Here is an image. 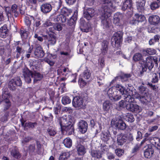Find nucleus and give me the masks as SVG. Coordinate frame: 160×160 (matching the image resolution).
Returning <instances> with one entry per match:
<instances>
[{
  "label": "nucleus",
  "instance_id": "obj_1",
  "mask_svg": "<svg viewBox=\"0 0 160 160\" xmlns=\"http://www.w3.org/2000/svg\"><path fill=\"white\" fill-rule=\"evenodd\" d=\"M72 11L71 9H68L64 8L61 9L60 14L58 15L54 19L55 22H61L62 23H64L66 21V17L69 16L71 15Z\"/></svg>",
  "mask_w": 160,
  "mask_h": 160
},
{
  "label": "nucleus",
  "instance_id": "obj_2",
  "mask_svg": "<svg viewBox=\"0 0 160 160\" xmlns=\"http://www.w3.org/2000/svg\"><path fill=\"white\" fill-rule=\"evenodd\" d=\"M112 12H102L101 19V20L102 26L104 28L107 29L110 25V17Z\"/></svg>",
  "mask_w": 160,
  "mask_h": 160
},
{
  "label": "nucleus",
  "instance_id": "obj_3",
  "mask_svg": "<svg viewBox=\"0 0 160 160\" xmlns=\"http://www.w3.org/2000/svg\"><path fill=\"white\" fill-rule=\"evenodd\" d=\"M10 97V95L8 92H3L2 97L3 100L1 103L3 105V108L5 111L8 109L11 106V103L9 100Z\"/></svg>",
  "mask_w": 160,
  "mask_h": 160
},
{
  "label": "nucleus",
  "instance_id": "obj_4",
  "mask_svg": "<svg viewBox=\"0 0 160 160\" xmlns=\"http://www.w3.org/2000/svg\"><path fill=\"white\" fill-rule=\"evenodd\" d=\"M72 103L73 106L78 109L83 108L85 105L82 96H77L74 97Z\"/></svg>",
  "mask_w": 160,
  "mask_h": 160
},
{
  "label": "nucleus",
  "instance_id": "obj_5",
  "mask_svg": "<svg viewBox=\"0 0 160 160\" xmlns=\"http://www.w3.org/2000/svg\"><path fill=\"white\" fill-rule=\"evenodd\" d=\"M103 6V10L102 12H112L114 10V8L112 6L111 0H101Z\"/></svg>",
  "mask_w": 160,
  "mask_h": 160
},
{
  "label": "nucleus",
  "instance_id": "obj_6",
  "mask_svg": "<svg viewBox=\"0 0 160 160\" xmlns=\"http://www.w3.org/2000/svg\"><path fill=\"white\" fill-rule=\"evenodd\" d=\"M153 59V57L149 56L147 57L145 59H143V65L144 66V68H142L143 72L146 71L147 68L149 70L152 68L154 66Z\"/></svg>",
  "mask_w": 160,
  "mask_h": 160
},
{
  "label": "nucleus",
  "instance_id": "obj_7",
  "mask_svg": "<svg viewBox=\"0 0 160 160\" xmlns=\"http://www.w3.org/2000/svg\"><path fill=\"white\" fill-rule=\"evenodd\" d=\"M122 33L120 31L115 33L112 38V44H115V46L117 48L120 47L121 42L122 40Z\"/></svg>",
  "mask_w": 160,
  "mask_h": 160
},
{
  "label": "nucleus",
  "instance_id": "obj_8",
  "mask_svg": "<svg viewBox=\"0 0 160 160\" xmlns=\"http://www.w3.org/2000/svg\"><path fill=\"white\" fill-rule=\"evenodd\" d=\"M111 124L114 125L117 129L121 130H124L126 128V123L121 119L117 120L116 119H113L111 121Z\"/></svg>",
  "mask_w": 160,
  "mask_h": 160
},
{
  "label": "nucleus",
  "instance_id": "obj_9",
  "mask_svg": "<svg viewBox=\"0 0 160 160\" xmlns=\"http://www.w3.org/2000/svg\"><path fill=\"white\" fill-rule=\"evenodd\" d=\"M22 82L20 78L17 77L11 80L8 83V87L12 90H15L16 86H20L22 85Z\"/></svg>",
  "mask_w": 160,
  "mask_h": 160
},
{
  "label": "nucleus",
  "instance_id": "obj_10",
  "mask_svg": "<svg viewBox=\"0 0 160 160\" xmlns=\"http://www.w3.org/2000/svg\"><path fill=\"white\" fill-rule=\"evenodd\" d=\"M115 94L117 96L124 95L125 94L127 95L128 92V88L125 89V88L120 84H117L115 87Z\"/></svg>",
  "mask_w": 160,
  "mask_h": 160
},
{
  "label": "nucleus",
  "instance_id": "obj_11",
  "mask_svg": "<svg viewBox=\"0 0 160 160\" xmlns=\"http://www.w3.org/2000/svg\"><path fill=\"white\" fill-rule=\"evenodd\" d=\"M115 89L113 87H111L107 91V94L108 95L109 98L111 100H113L114 101H117L120 99L121 98V96H117L115 94L116 93Z\"/></svg>",
  "mask_w": 160,
  "mask_h": 160
},
{
  "label": "nucleus",
  "instance_id": "obj_12",
  "mask_svg": "<svg viewBox=\"0 0 160 160\" xmlns=\"http://www.w3.org/2000/svg\"><path fill=\"white\" fill-rule=\"evenodd\" d=\"M128 91L129 92H131V95L133 97V98H136L138 99L144 103H146L148 102L147 97L139 94L135 90L132 91L129 89Z\"/></svg>",
  "mask_w": 160,
  "mask_h": 160
},
{
  "label": "nucleus",
  "instance_id": "obj_13",
  "mask_svg": "<svg viewBox=\"0 0 160 160\" xmlns=\"http://www.w3.org/2000/svg\"><path fill=\"white\" fill-rule=\"evenodd\" d=\"M134 103H127L125 107L127 110L132 112H140L141 111L140 107L138 105Z\"/></svg>",
  "mask_w": 160,
  "mask_h": 160
},
{
  "label": "nucleus",
  "instance_id": "obj_14",
  "mask_svg": "<svg viewBox=\"0 0 160 160\" xmlns=\"http://www.w3.org/2000/svg\"><path fill=\"white\" fill-rule=\"evenodd\" d=\"M95 12L94 9L90 8H88L84 12V17L87 20H90L94 15Z\"/></svg>",
  "mask_w": 160,
  "mask_h": 160
},
{
  "label": "nucleus",
  "instance_id": "obj_15",
  "mask_svg": "<svg viewBox=\"0 0 160 160\" xmlns=\"http://www.w3.org/2000/svg\"><path fill=\"white\" fill-rule=\"evenodd\" d=\"M23 75L25 81L29 83L31 81V78H33L32 73L28 69H24L23 71Z\"/></svg>",
  "mask_w": 160,
  "mask_h": 160
},
{
  "label": "nucleus",
  "instance_id": "obj_16",
  "mask_svg": "<svg viewBox=\"0 0 160 160\" xmlns=\"http://www.w3.org/2000/svg\"><path fill=\"white\" fill-rule=\"evenodd\" d=\"M79 131L82 133H84L87 131L88 124L86 122L81 120L78 124Z\"/></svg>",
  "mask_w": 160,
  "mask_h": 160
},
{
  "label": "nucleus",
  "instance_id": "obj_17",
  "mask_svg": "<svg viewBox=\"0 0 160 160\" xmlns=\"http://www.w3.org/2000/svg\"><path fill=\"white\" fill-rule=\"evenodd\" d=\"M41 11L44 13L49 12L52 9L51 5L48 3H45L42 4L40 7Z\"/></svg>",
  "mask_w": 160,
  "mask_h": 160
},
{
  "label": "nucleus",
  "instance_id": "obj_18",
  "mask_svg": "<svg viewBox=\"0 0 160 160\" xmlns=\"http://www.w3.org/2000/svg\"><path fill=\"white\" fill-rule=\"evenodd\" d=\"M132 0H125L122 6V9L123 11L128 9L131 10L132 8Z\"/></svg>",
  "mask_w": 160,
  "mask_h": 160
},
{
  "label": "nucleus",
  "instance_id": "obj_19",
  "mask_svg": "<svg viewBox=\"0 0 160 160\" xmlns=\"http://www.w3.org/2000/svg\"><path fill=\"white\" fill-rule=\"evenodd\" d=\"M160 20L159 17L157 15H152L148 18L149 22L153 25L158 24Z\"/></svg>",
  "mask_w": 160,
  "mask_h": 160
},
{
  "label": "nucleus",
  "instance_id": "obj_20",
  "mask_svg": "<svg viewBox=\"0 0 160 160\" xmlns=\"http://www.w3.org/2000/svg\"><path fill=\"white\" fill-rule=\"evenodd\" d=\"M145 3V0H138L137 2V8L138 12H142L144 11Z\"/></svg>",
  "mask_w": 160,
  "mask_h": 160
},
{
  "label": "nucleus",
  "instance_id": "obj_21",
  "mask_svg": "<svg viewBox=\"0 0 160 160\" xmlns=\"http://www.w3.org/2000/svg\"><path fill=\"white\" fill-rule=\"evenodd\" d=\"M34 54L37 58H42L44 55V52L41 46H38L36 48Z\"/></svg>",
  "mask_w": 160,
  "mask_h": 160
},
{
  "label": "nucleus",
  "instance_id": "obj_22",
  "mask_svg": "<svg viewBox=\"0 0 160 160\" xmlns=\"http://www.w3.org/2000/svg\"><path fill=\"white\" fill-rule=\"evenodd\" d=\"M59 122L62 130L64 128L70 124V122H68L65 117H62L60 118L59 120Z\"/></svg>",
  "mask_w": 160,
  "mask_h": 160
},
{
  "label": "nucleus",
  "instance_id": "obj_23",
  "mask_svg": "<svg viewBox=\"0 0 160 160\" xmlns=\"http://www.w3.org/2000/svg\"><path fill=\"white\" fill-rule=\"evenodd\" d=\"M90 153L92 156V159H93L96 160L97 159H99L102 157L101 153L99 151L92 149L90 152Z\"/></svg>",
  "mask_w": 160,
  "mask_h": 160
},
{
  "label": "nucleus",
  "instance_id": "obj_24",
  "mask_svg": "<svg viewBox=\"0 0 160 160\" xmlns=\"http://www.w3.org/2000/svg\"><path fill=\"white\" fill-rule=\"evenodd\" d=\"M8 30L6 25L5 24L0 28V37L3 38L6 37L8 35Z\"/></svg>",
  "mask_w": 160,
  "mask_h": 160
},
{
  "label": "nucleus",
  "instance_id": "obj_25",
  "mask_svg": "<svg viewBox=\"0 0 160 160\" xmlns=\"http://www.w3.org/2000/svg\"><path fill=\"white\" fill-rule=\"evenodd\" d=\"M127 95L125 94L124 95V99L126 102H128V103H135V101L134 98L131 97V92H128Z\"/></svg>",
  "mask_w": 160,
  "mask_h": 160
},
{
  "label": "nucleus",
  "instance_id": "obj_26",
  "mask_svg": "<svg viewBox=\"0 0 160 160\" xmlns=\"http://www.w3.org/2000/svg\"><path fill=\"white\" fill-rule=\"evenodd\" d=\"M126 136L123 134H121L118 135L117 137V141L119 145H123L126 141Z\"/></svg>",
  "mask_w": 160,
  "mask_h": 160
},
{
  "label": "nucleus",
  "instance_id": "obj_27",
  "mask_svg": "<svg viewBox=\"0 0 160 160\" xmlns=\"http://www.w3.org/2000/svg\"><path fill=\"white\" fill-rule=\"evenodd\" d=\"M32 77L34 78L33 82L37 83L38 81L41 80L43 78V75L40 73L35 72L32 73Z\"/></svg>",
  "mask_w": 160,
  "mask_h": 160
},
{
  "label": "nucleus",
  "instance_id": "obj_28",
  "mask_svg": "<svg viewBox=\"0 0 160 160\" xmlns=\"http://www.w3.org/2000/svg\"><path fill=\"white\" fill-rule=\"evenodd\" d=\"M154 153V150L151 148L146 149L144 152V156L147 158H151Z\"/></svg>",
  "mask_w": 160,
  "mask_h": 160
},
{
  "label": "nucleus",
  "instance_id": "obj_29",
  "mask_svg": "<svg viewBox=\"0 0 160 160\" xmlns=\"http://www.w3.org/2000/svg\"><path fill=\"white\" fill-rule=\"evenodd\" d=\"M77 12H75L73 15L71 17L69 20H68V24L70 26L74 25L77 20Z\"/></svg>",
  "mask_w": 160,
  "mask_h": 160
},
{
  "label": "nucleus",
  "instance_id": "obj_30",
  "mask_svg": "<svg viewBox=\"0 0 160 160\" xmlns=\"http://www.w3.org/2000/svg\"><path fill=\"white\" fill-rule=\"evenodd\" d=\"M112 108V104L109 101H106L103 102V109L104 111L108 112Z\"/></svg>",
  "mask_w": 160,
  "mask_h": 160
},
{
  "label": "nucleus",
  "instance_id": "obj_31",
  "mask_svg": "<svg viewBox=\"0 0 160 160\" xmlns=\"http://www.w3.org/2000/svg\"><path fill=\"white\" fill-rule=\"evenodd\" d=\"M77 149L78 154L80 155L84 154L85 152V148L82 145L78 144L77 146Z\"/></svg>",
  "mask_w": 160,
  "mask_h": 160
},
{
  "label": "nucleus",
  "instance_id": "obj_32",
  "mask_svg": "<svg viewBox=\"0 0 160 160\" xmlns=\"http://www.w3.org/2000/svg\"><path fill=\"white\" fill-rule=\"evenodd\" d=\"M47 133L50 136H54L57 133V131L54 127H50L47 129Z\"/></svg>",
  "mask_w": 160,
  "mask_h": 160
},
{
  "label": "nucleus",
  "instance_id": "obj_33",
  "mask_svg": "<svg viewBox=\"0 0 160 160\" xmlns=\"http://www.w3.org/2000/svg\"><path fill=\"white\" fill-rule=\"evenodd\" d=\"M152 142L158 149L160 150V138H154Z\"/></svg>",
  "mask_w": 160,
  "mask_h": 160
},
{
  "label": "nucleus",
  "instance_id": "obj_34",
  "mask_svg": "<svg viewBox=\"0 0 160 160\" xmlns=\"http://www.w3.org/2000/svg\"><path fill=\"white\" fill-rule=\"evenodd\" d=\"M62 130L65 131L69 134L71 135L74 132V127L72 125L70 124L66 127L64 128V129Z\"/></svg>",
  "mask_w": 160,
  "mask_h": 160
},
{
  "label": "nucleus",
  "instance_id": "obj_35",
  "mask_svg": "<svg viewBox=\"0 0 160 160\" xmlns=\"http://www.w3.org/2000/svg\"><path fill=\"white\" fill-rule=\"evenodd\" d=\"M9 13L12 15L13 14L16 17L18 16V11L17 6L16 4L12 5Z\"/></svg>",
  "mask_w": 160,
  "mask_h": 160
},
{
  "label": "nucleus",
  "instance_id": "obj_36",
  "mask_svg": "<svg viewBox=\"0 0 160 160\" xmlns=\"http://www.w3.org/2000/svg\"><path fill=\"white\" fill-rule=\"evenodd\" d=\"M135 18L137 19L138 23L140 22H145L146 21L145 17L142 14H135Z\"/></svg>",
  "mask_w": 160,
  "mask_h": 160
},
{
  "label": "nucleus",
  "instance_id": "obj_37",
  "mask_svg": "<svg viewBox=\"0 0 160 160\" xmlns=\"http://www.w3.org/2000/svg\"><path fill=\"white\" fill-rule=\"evenodd\" d=\"M70 156L69 152H64L61 154L59 157V160H66Z\"/></svg>",
  "mask_w": 160,
  "mask_h": 160
},
{
  "label": "nucleus",
  "instance_id": "obj_38",
  "mask_svg": "<svg viewBox=\"0 0 160 160\" xmlns=\"http://www.w3.org/2000/svg\"><path fill=\"white\" fill-rule=\"evenodd\" d=\"M143 55L139 52L135 53L133 56V59L135 62L142 60Z\"/></svg>",
  "mask_w": 160,
  "mask_h": 160
},
{
  "label": "nucleus",
  "instance_id": "obj_39",
  "mask_svg": "<svg viewBox=\"0 0 160 160\" xmlns=\"http://www.w3.org/2000/svg\"><path fill=\"white\" fill-rule=\"evenodd\" d=\"M108 42L107 41H104L102 42V50L104 54L107 52L108 49Z\"/></svg>",
  "mask_w": 160,
  "mask_h": 160
},
{
  "label": "nucleus",
  "instance_id": "obj_40",
  "mask_svg": "<svg viewBox=\"0 0 160 160\" xmlns=\"http://www.w3.org/2000/svg\"><path fill=\"white\" fill-rule=\"evenodd\" d=\"M63 143L65 146L67 148H69L72 145V140L69 138L65 139Z\"/></svg>",
  "mask_w": 160,
  "mask_h": 160
},
{
  "label": "nucleus",
  "instance_id": "obj_41",
  "mask_svg": "<svg viewBox=\"0 0 160 160\" xmlns=\"http://www.w3.org/2000/svg\"><path fill=\"white\" fill-rule=\"evenodd\" d=\"M22 126L27 127L28 128H34L37 125V123L36 122H26L25 124L23 122H22Z\"/></svg>",
  "mask_w": 160,
  "mask_h": 160
},
{
  "label": "nucleus",
  "instance_id": "obj_42",
  "mask_svg": "<svg viewBox=\"0 0 160 160\" xmlns=\"http://www.w3.org/2000/svg\"><path fill=\"white\" fill-rule=\"evenodd\" d=\"M11 154L15 158H19L20 157V154L18 151L17 150L16 147H14L13 149L11 151Z\"/></svg>",
  "mask_w": 160,
  "mask_h": 160
},
{
  "label": "nucleus",
  "instance_id": "obj_43",
  "mask_svg": "<svg viewBox=\"0 0 160 160\" xmlns=\"http://www.w3.org/2000/svg\"><path fill=\"white\" fill-rule=\"evenodd\" d=\"M124 118L127 121L130 122H132L134 121L133 115L130 113H127L124 117Z\"/></svg>",
  "mask_w": 160,
  "mask_h": 160
},
{
  "label": "nucleus",
  "instance_id": "obj_44",
  "mask_svg": "<svg viewBox=\"0 0 160 160\" xmlns=\"http://www.w3.org/2000/svg\"><path fill=\"white\" fill-rule=\"evenodd\" d=\"M159 80H160V73L159 74L154 73L152 76V82L156 83Z\"/></svg>",
  "mask_w": 160,
  "mask_h": 160
},
{
  "label": "nucleus",
  "instance_id": "obj_45",
  "mask_svg": "<svg viewBox=\"0 0 160 160\" xmlns=\"http://www.w3.org/2000/svg\"><path fill=\"white\" fill-rule=\"evenodd\" d=\"M110 132L107 131L103 133V135L102 137V139L105 142L108 141L110 139Z\"/></svg>",
  "mask_w": 160,
  "mask_h": 160
},
{
  "label": "nucleus",
  "instance_id": "obj_46",
  "mask_svg": "<svg viewBox=\"0 0 160 160\" xmlns=\"http://www.w3.org/2000/svg\"><path fill=\"white\" fill-rule=\"evenodd\" d=\"M71 100L68 96H65L62 97V103L64 105L70 103L71 102Z\"/></svg>",
  "mask_w": 160,
  "mask_h": 160
},
{
  "label": "nucleus",
  "instance_id": "obj_47",
  "mask_svg": "<svg viewBox=\"0 0 160 160\" xmlns=\"http://www.w3.org/2000/svg\"><path fill=\"white\" fill-rule=\"evenodd\" d=\"M143 52L150 55H154L156 53V51L155 49L151 48H147L144 50Z\"/></svg>",
  "mask_w": 160,
  "mask_h": 160
},
{
  "label": "nucleus",
  "instance_id": "obj_48",
  "mask_svg": "<svg viewBox=\"0 0 160 160\" xmlns=\"http://www.w3.org/2000/svg\"><path fill=\"white\" fill-rule=\"evenodd\" d=\"M82 76L84 79H89L91 76L90 71L88 69L85 70L83 72Z\"/></svg>",
  "mask_w": 160,
  "mask_h": 160
},
{
  "label": "nucleus",
  "instance_id": "obj_49",
  "mask_svg": "<svg viewBox=\"0 0 160 160\" xmlns=\"http://www.w3.org/2000/svg\"><path fill=\"white\" fill-rule=\"evenodd\" d=\"M120 16L118 15V14H116L114 16L113 18V23L117 25H119V22L120 21Z\"/></svg>",
  "mask_w": 160,
  "mask_h": 160
},
{
  "label": "nucleus",
  "instance_id": "obj_50",
  "mask_svg": "<svg viewBox=\"0 0 160 160\" xmlns=\"http://www.w3.org/2000/svg\"><path fill=\"white\" fill-rule=\"evenodd\" d=\"M16 51L18 52L16 55L17 58L19 57L20 55L22 54V55L25 52V51L23 50L21 48L18 46L17 47Z\"/></svg>",
  "mask_w": 160,
  "mask_h": 160
},
{
  "label": "nucleus",
  "instance_id": "obj_51",
  "mask_svg": "<svg viewBox=\"0 0 160 160\" xmlns=\"http://www.w3.org/2000/svg\"><path fill=\"white\" fill-rule=\"evenodd\" d=\"M34 19V18L32 16L26 17L24 21L25 24L28 26H30L31 23V21Z\"/></svg>",
  "mask_w": 160,
  "mask_h": 160
},
{
  "label": "nucleus",
  "instance_id": "obj_52",
  "mask_svg": "<svg viewBox=\"0 0 160 160\" xmlns=\"http://www.w3.org/2000/svg\"><path fill=\"white\" fill-rule=\"evenodd\" d=\"M49 36L50 38L49 39V41L51 42V43L52 44H54L56 43V37L53 34H49Z\"/></svg>",
  "mask_w": 160,
  "mask_h": 160
},
{
  "label": "nucleus",
  "instance_id": "obj_53",
  "mask_svg": "<svg viewBox=\"0 0 160 160\" xmlns=\"http://www.w3.org/2000/svg\"><path fill=\"white\" fill-rule=\"evenodd\" d=\"M21 37L23 39L26 38L28 37V33L27 32L24 30H21L20 33Z\"/></svg>",
  "mask_w": 160,
  "mask_h": 160
},
{
  "label": "nucleus",
  "instance_id": "obj_54",
  "mask_svg": "<svg viewBox=\"0 0 160 160\" xmlns=\"http://www.w3.org/2000/svg\"><path fill=\"white\" fill-rule=\"evenodd\" d=\"M131 77L130 74H125L121 76V81L122 82L126 81L128 80V78Z\"/></svg>",
  "mask_w": 160,
  "mask_h": 160
},
{
  "label": "nucleus",
  "instance_id": "obj_55",
  "mask_svg": "<svg viewBox=\"0 0 160 160\" xmlns=\"http://www.w3.org/2000/svg\"><path fill=\"white\" fill-rule=\"evenodd\" d=\"M138 89L139 91L141 92V94L145 96L146 93L145 92L146 90V88L143 86H141L139 87Z\"/></svg>",
  "mask_w": 160,
  "mask_h": 160
},
{
  "label": "nucleus",
  "instance_id": "obj_56",
  "mask_svg": "<svg viewBox=\"0 0 160 160\" xmlns=\"http://www.w3.org/2000/svg\"><path fill=\"white\" fill-rule=\"evenodd\" d=\"M54 28L55 30L58 31H60L62 29V27L60 24L56 23L54 25Z\"/></svg>",
  "mask_w": 160,
  "mask_h": 160
},
{
  "label": "nucleus",
  "instance_id": "obj_57",
  "mask_svg": "<svg viewBox=\"0 0 160 160\" xmlns=\"http://www.w3.org/2000/svg\"><path fill=\"white\" fill-rule=\"evenodd\" d=\"M116 154L119 157L122 155L124 153V150L121 149H117L115 150Z\"/></svg>",
  "mask_w": 160,
  "mask_h": 160
},
{
  "label": "nucleus",
  "instance_id": "obj_58",
  "mask_svg": "<svg viewBox=\"0 0 160 160\" xmlns=\"http://www.w3.org/2000/svg\"><path fill=\"white\" fill-rule=\"evenodd\" d=\"M159 7L158 2H152L151 4V8L152 10L158 8Z\"/></svg>",
  "mask_w": 160,
  "mask_h": 160
},
{
  "label": "nucleus",
  "instance_id": "obj_59",
  "mask_svg": "<svg viewBox=\"0 0 160 160\" xmlns=\"http://www.w3.org/2000/svg\"><path fill=\"white\" fill-rule=\"evenodd\" d=\"M81 30L82 32H87L91 30V28L88 25L86 26V27L81 28Z\"/></svg>",
  "mask_w": 160,
  "mask_h": 160
},
{
  "label": "nucleus",
  "instance_id": "obj_60",
  "mask_svg": "<svg viewBox=\"0 0 160 160\" xmlns=\"http://www.w3.org/2000/svg\"><path fill=\"white\" fill-rule=\"evenodd\" d=\"M44 61L49 64L50 66H52L54 64V62L48 58H45L44 59Z\"/></svg>",
  "mask_w": 160,
  "mask_h": 160
},
{
  "label": "nucleus",
  "instance_id": "obj_61",
  "mask_svg": "<svg viewBox=\"0 0 160 160\" xmlns=\"http://www.w3.org/2000/svg\"><path fill=\"white\" fill-rule=\"evenodd\" d=\"M78 83L81 87L85 86L86 84V82L84 81L82 78H80L79 79Z\"/></svg>",
  "mask_w": 160,
  "mask_h": 160
},
{
  "label": "nucleus",
  "instance_id": "obj_62",
  "mask_svg": "<svg viewBox=\"0 0 160 160\" xmlns=\"http://www.w3.org/2000/svg\"><path fill=\"white\" fill-rule=\"evenodd\" d=\"M140 147V145H139L138 144H137L135 145V146L132 149V153H134L137 152L139 150Z\"/></svg>",
  "mask_w": 160,
  "mask_h": 160
},
{
  "label": "nucleus",
  "instance_id": "obj_63",
  "mask_svg": "<svg viewBox=\"0 0 160 160\" xmlns=\"http://www.w3.org/2000/svg\"><path fill=\"white\" fill-rule=\"evenodd\" d=\"M142 134L140 131H138L136 139L138 141H139L142 138Z\"/></svg>",
  "mask_w": 160,
  "mask_h": 160
},
{
  "label": "nucleus",
  "instance_id": "obj_64",
  "mask_svg": "<svg viewBox=\"0 0 160 160\" xmlns=\"http://www.w3.org/2000/svg\"><path fill=\"white\" fill-rule=\"evenodd\" d=\"M61 109V107L59 105H58L54 108V112L56 114H58Z\"/></svg>",
  "mask_w": 160,
  "mask_h": 160
}]
</instances>
